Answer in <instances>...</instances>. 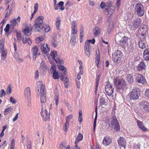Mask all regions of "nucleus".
Masks as SVG:
<instances>
[{
  "label": "nucleus",
  "mask_w": 149,
  "mask_h": 149,
  "mask_svg": "<svg viewBox=\"0 0 149 149\" xmlns=\"http://www.w3.org/2000/svg\"><path fill=\"white\" fill-rule=\"evenodd\" d=\"M105 122L109 124V126L111 125L116 131H120V127L116 116H113L110 119L107 116L105 117Z\"/></svg>",
  "instance_id": "nucleus-1"
},
{
  "label": "nucleus",
  "mask_w": 149,
  "mask_h": 149,
  "mask_svg": "<svg viewBox=\"0 0 149 149\" xmlns=\"http://www.w3.org/2000/svg\"><path fill=\"white\" fill-rule=\"evenodd\" d=\"M113 82L118 89L125 90L126 89V83L122 79L119 78H115Z\"/></svg>",
  "instance_id": "nucleus-2"
},
{
  "label": "nucleus",
  "mask_w": 149,
  "mask_h": 149,
  "mask_svg": "<svg viewBox=\"0 0 149 149\" xmlns=\"http://www.w3.org/2000/svg\"><path fill=\"white\" fill-rule=\"evenodd\" d=\"M146 31L145 30V32L144 31L143 27L142 29H141L139 31L140 34L141 35L140 37V40L138 42V45L139 47L142 49H143L146 47V44L145 40L146 32Z\"/></svg>",
  "instance_id": "nucleus-3"
},
{
  "label": "nucleus",
  "mask_w": 149,
  "mask_h": 149,
  "mask_svg": "<svg viewBox=\"0 0 149 149\" xmlns=\"http://www.w3.org/2000/svg\"><path fill=\"white\" fill-rule=\"evenodd\" d=\"M44 19L43 16H39L36 19L34 26L38 31H40L42 29Z\"/></svg>",
  "instance_id": "nucleus-4"
},
{
  "label": "nucleus",
  "mask_w": 149,
  "mask_h": 149,
  "mask_svg": "<svg viewBox=\"0 0 149 149\" xmlns=\"http://www.w3.org/2000/svg\"><path fill=\"white\" fill-rule=\"evenodd\" d=\"M112 58L114 62L117 63L120 62L122 56V53L120 51H115L112 53Z\"/></svg>",
  "instance_id": "nucleus-5"
},
{
  "label": "nucleus",
  "mask_w": 149,
  "mask_h": 149,
  "mask_svg": "<svg viewBox=\"0 0 149 149\" xmlns=\"http://www.w3.org/2000/svg\"><path fill=\"white\" fill-rule=\"evenodd\" d=\"M128 38L125 36L122 38L120 36L117 35L116 36L115 40L117 42H118L119 44L123 47L127 46L128 44Z\"/></svg>",
  "instance_id": "nucleus-6"
},
{
  "label": "nucleus",
  "mask_w": 149,
  "mask_h": 149,
  "mask_svg": "<svg viewBox=\"0 0 149 149\" xmlns=\"http://www.w3.org/2000/svg\"><path fill=\"white\" fill-rule=\"evenodd\" d=\"M140 95L139 89L135 88L133 89L130 93V98L131 100H136L138 99Z\"/></svg>",
  "instance_id": "nucleus-7"
},
{
  "label": "nucleus",
  "mask_w": 149,
  "mask_h": 149,
  "mask_svg": "<svg viewBox=\"0 0 149 149\" xmlns=\"http://www.w3.org/2000/svg\"><path fill=\"white\" fill-rule=\"evenodd\" d=\"M135 9L137 14L140 16H142L144 15V7L143 6L141 3H136L135 5Z\"/></svg>",
  "instance_id": "nucleus-8"
},
{
  "label": "nucleus",
  "mask_w": 149,
  "mask_h": 149,
  "mask_svg": "<svg viewBox=\"0 0 149 149\" xmlns=\"http://www.w3.org/2000/svg\"><path fill=\"white\" fill-rule=\"evenodd\" d=\"M114 88L111 84L109 83H107L105 87V91L107 94L109 96H111L113 97V95L112 94L113 92Z\"/></svg>",
  "instance_id": "nucleus-9"
},
{
  "label": "nucleus",
  "mask_w": 149,
  "mask_h": 149,
  "mask_svg": "<svg viewBox=\"0 0 149 149\" xmlns=\"http://www.w3.org/2000/svg\"><path fill=\"white\" fill-rule=\"evenodd\" d=\"M40 114L43 119L44 120L47 121L49 120V113L47 111L46 109H44L42 107V108Z\"/></svg>",
  "instance_id": "nucleus-10"
},
{
  "label": "nucleus",
  "mask_w": 149,
  "mask_h": 149,
  "mask_svg": "<svg viewBox=\"0 0 149 149\" xmlns=\"http://www.w3.org/2000/svg\"><path fill=\"white\" fill-rule=\"evenodd\" d=\"M115 9L114 6L109 5L105 8L104 12L108 16L111 15L114 12Z\"/></svg>",
  "instance_id": "nucleus-11"
},
{
  "label": "nucleus",
  "mask_w": 149,
  "mask_h": 149,
  "mask_svg": "<svg viewBox=\"0 0 149 149\" xmlns=\"http://www.w3.org/2000/svg\"><path fill=\"white\" fill-rule=\"evenodd\" d=\"M139 105L141 109L144 111H149V104L146 101H142L139 103Z\"/></svg>",
  "instance_id": "nucleus-12"
},
{
  "label": "nucleus",
  "mask_w": 149,
  "mask_h": 149,
  "mask_svg": "<svg viewBox=\"0 0 149 149\" xmlns=\"http://www.w3.org/2000/svg\"><path fill=\"white\" fill-rule=\"evenodd\" d=\"M135 81L138 83L143 84L145 83L146 80L141 74L138 73L136 76Z\"/></svg>",
  "instance_id": "nucleus-13"
},
{
  "label": "nucleus",
  "mask_w": 149,
  "mask_h": 149,
  "mask_svg": "<svg viewBox=\"0 0 149 149\" xmlns=\"http://www.w3.org/2000/svg\"><path fill=\"white\" fill-rule=\"evenodd\" d=\"M42 82L41 81H39L36 83V90L40 92H42L45 93V89L44 86L42 85Z\"/></svg>",
  "instance_id": "nucleus-14"
},
{
  "label": "nucleus",
  "mask_w": 149,
  "mask_h": 149,
  "mask_svg": "<svg viewBox=\"0 0 149 149\" xmlns=\"http://www.w3.org/2000/svg\"><path fill=\"white\" fill-rule=\"evenodd\" d=\"M32 27L31 25H29L26 27L23 31L24 35L29 36L31 35L32 32Z\"/></svg>",
  "instance_id": "nucleus-15"
},
{
  "label": "nucleus",
  "mask_w": 149,
  "mask_h": 149,
  "mask_svg": "<svg viewBox=\"0 0 149 149\" xmlns=\"http://www.w3.org/2000/svg\"><path fill=\"white\" fill-rule=\"evenodd\" d=\"M33 53V58L34 60L36 59L37 56L40 55V53L38 52V48L37 46H35L32 49Z\"/></svg>",
  "instance_id": "nucleus-16"
},
{
  "label": "nucleus",
  "mask_w": 149,
  "mask_h": 149,
  "mask_svg": "<svg viewBox=\"0 0 149 149\" xmlns=\"http://www.w3.org/2000/svg\"><path fill=\"white\" fill-rule=\"evenodd\" d=\"M24 94L25 98L29 100L31 97L30 89L29 87L26 88L24 91Z\"/></svg>",
  "instance_id": "nucleus-17"
},
{
  "label": "nucleus",
  "mask_w": 149,
  "mask_h": 149,
  "mask_svg": "<svg viewBox=\"0 0 149 149\" xmlns=\"http://www.w3.org/2000/svg\"><path fill=\"white\" fill-rule=\"evenodd\" d=\"M41 49L42 52L45 54H46L50 51V49L48 47L47 44L41 45Z\"/></svg>",
  "instance_id": "nucleus-18"
},
{
  "label": "nucleus",
  "mask_w": 149,
  "mask_h": 149,
  "mask_svg": "<svg viewBox=\"0 0 149 149\" xmlns=\"http://www.w3.org/2000/svg\"><path fill=\"white\" fill-rule=\"evenodd\" d=\"M141 22V19L140 18H137L133 21L132 25L135 28H137L140 26Z\"/></svg>",
  "instance_id": "nucleus-19"
},
{
  "label": "nucleus",
  "mask_w": 149,
  "mask_h": 149,
  "mask_svg": "<svg viewBox=\"0 0 149 149\" xmlns=\"http://www.w3.org/2000/svg\"><path fill=\"white\" fill-rule=\"evenodd\" d=\"M118 143L119 146L123 147L124 149H125L126 145V141L124 138L122 137H120L118 141Z\"/></svg>",
  "instance_id": "nucleus-20"
},
{
  "label": "nucleus",
  "mask_w": 149,
  "mask_h": 149,
  "mask_svg": "<svg viewBox=\"0 0 149 149\" xmlns=\"http://www.w3.org/2000/svg\"><path fill=\"white\" fill-rule=\"evenodd\" d=\"M146 65L143 61L140 62L137 65V70L139 71H143L146 69Z\"/></svg>",
  "instance_id": "nucleus-21"
},
{
  "label": "nucleus",
  "mask_w": 149,
  "mask_h": 149,
  "mask_svg": "<svg viewBox=\"0 0 149 149\" xmlns=\"http://www.w3.org/2000/svg\"><path fill=\"white\" fill-rule=\"evenodd\" d=\"M22 42L24 44L27 43L29 45H31V43L30 39L25 35L23 36L22 37Z\"/></svg>",
  "instance_id": "nucleus-22"
},
{
  "label": "nucleus",
  "mask_w": 149,
  "mask_h": 149,
  "mask_svg": "<svg viewBox=\"0 0 149 149\" xmlns=\"http://www.w3.org/2000/svg\"><path fill=\"white\" fill-rule=\"evenodd\" d=\"M111 139L109 136H105L104 139L102 143L105 146L108 145L111 142Z\"/></svg>",
  "instance_id": "nucleus-23"
},
{
  "label": "nucleus",
  "mask_w": 149,
  "mask_h": 149,
  "mask_svg": "<svg viewBox=\"0 0 149 149\" xmlns=\"http://www.w3.org/2000/svg\"><path fill=\"white\" fill-rule=\"evenodd\" d=\"M0 52L1 53V58L4 60L6 58L7 55V51L6 49H0Z\"/></svg>",
  "instance_id": "nucleus-24"
},
{
  "label": "nucleus",
  "mask_w": 149,
  "mask_h": 149,
  "mask_svg": "<svg viewBox=\"0 0 149 149\" xmlns=\"http://www.w3.org/2000/svg\"><path fill=\"white\" fill-rule=\"evenodd\" d=\"M143 57L145 60L149 61V49H146L144 50Z\"/></svg>",
  "instance_id": "nucleus-25"
},
{
  "label": "nucleus",
  "mask_w": 149,
  "mask_h": 149,
  "mask_svg": "<svg viewBox=\"0 0 149 149\" xmlns=\"http://www.w3.org/2000/svg\"><path fill=\"white\" fill-rule=\"evenodd\" d=\"M20 17L19 16H18L17 19H15L13 20H11L10 22L11 26V27L12 26H13V27H14L16 26L18 22H20Z\"/></svg>",
  "instance_id": "nucleus-26"
},
{
  "label": "nucleus",
  "mask_w": 149,
  "mask_h": 149,
  "mask_svg": "<svg viewBox=\"0 0 149 149\" xmlns=\"http://www.w3.org/2000/svg\"><path fill=\"white\" fill-rule=\"evenodd\" d=\"M137 123L139 128L142 131H145L147 130V129L143 125V123L142 122L137 120Z\"/></svg>",
  "instance_id": "nucleus-27"
},
{
  "label": "nucleus",
  "mask_w": 149,
  "mask_h": 149,
  "mask_svg": "<svg viewBox=\"0 0 149 149\" xmlns=\"http://www.w3.org/2000/svg\"><path fill=\"white\" fill-rule=\"evenodd\" d=\"M90 46H88L87 45H85L84 49L85 54L86 56L89 57L90 55L91 50L90 49Z\"/></svg>",
  "instance_id": "nucleus-28"
},
{
  "label": "nucleus",
  "mask_w": 149,
  "mask_h": 149,
  "mask_svg": "<svg viewBox=\"0 0 149 149\" xmlns=\"http://www.w3.org/2000/svg\"><path fill=\"white\" fill-rule=\"evenodd\" d=\"M83 138V134L81 133H79L77 136L75 141V144H78L79 141L82 140Z\"/></svg>",
  "instance_id": "nucleus-29"
},
{
  "label": "nucleus",
  "mask_w": 149,
  "mask_h": 149,
  "mask_svg": "<svg viewBox=\"0 0 149 149\" xmlns=\"http://www.w3.org/2000/svg\"><path fill=\"white\" fill-rule=\"evenodd\" d=\"M59 70L62 71L63 73L65 75L67 74L66 69L65 67L62 65H57Z\"/></svg>",
  "instance_id": "nucleus-30"
},
{
  "label": "nucleus",
  "mask_w": 149,
  "mask_h": 149,
  "mask_svg": "<svg viewBox=\"0 0 149 149\" xmlns=\"http://www.w3.org/2000/svg\"><path fill=\"white\" fill-rule=\"evenodd\" d=\"M40 69L41 71L44 72L47 70L46 65L43 62H42L41 63Z\"/></svg>",
  "instance_id": "nucleus-31"
},
{
  "label": "nucleus",
  "mask_w": 149,
  "mask_h": 149,
  "mask_svg": "<svg viewBox=\"0 0 149 149\" xmlns=\"http://www.w3.org/2000/svg\"><path fill=\"white\" fill-rule=\"evenodd\" d=\"M41 95H40V101L42 103H44L46 101V95L45 93L42 92H40Z\"/></svg>",
  "instance_id": "nucleus-32"
},
{
  "label": "nucleus",
  "mask_w": 149,
  "mask_h": 149,
  "mask_svg": "<svg viewBox=\"0 0 149 149\" xmlns=\"http://www.w3.org/2000/svg\"><path fill=\"white\" fill-rule=\"evenodd\" d=\"M54 60L56 62L58 65L63 64L64 63L63 61L61 59V58L59 57L58 56L56 57Z\"/></svg>",
  "instance_id": "nucleus-33"
},
{
  "label": "nucleus",
  "mask_w": 149,
  "mask_h": 149,
  "mask_svg": "<svg viewBox=\"0 0 149 149\" xmlns=\"http://www.w3.org/2000/svg\"><path fill=\"white\" fill-rule=\"evenodd\" d=\"M127 80L128 82L130 84L133 83L134 81L133 77L131 74H129L128 75Z\"/></svg>",
  "instance_id": "nucleus-34"
},
{
  "label": "nucleus",
  "mask_w": 149,
  "mask_h": 149,
  "mask_svg": "<svg viewBox=\"0 0 149 149\" xmlns=\"http://www.w3.org/2000/svg\"><path fill=\"white\" fill-rule=\"evenodd\" d=\"M93 32L95 35H99L100 33V29L97 27H95L93 29Z\"/></svg>",
  "instance_id": "nucleus-35"
},
{
  "label": "nucleus",
  "mask_w": 149,
  "mask_h": 149,
  "mask_svg": "<svg viewBox=\"0 0 149 149\" xmlns=\"http://www.w3.org/2000/svg\"><path fill=\"white\" fill-rule=\"evenodd\" d=\"M64 2L63 1H61L58 3V8L61 10H63L64 9V7L63 6Z\"/></svg>",
  "instance_id": "nucleus-36"
},
{
  "label": "nucleus",
  "mask_w": 149,
  "mask_h": 149,
  "mask_svg": "<svg viewBox=\"0 0 149 149\" xmlns=\"http://www.w3.org/2000/svg\"><path fill=\"white\" fill-rule=\"evenodd\" d=\"M95 40L94 38H93L92 40H86L85 43V45H87V44L88 46H90V43H91L92 44H93L95 43Z\"/></svg>",
  "instance_id": "nucleus-37"
},
{
  "label": "nucleus",
  "mask_w": 149,
  "mask_h": 149,
  "mask_svg": "<svg viewBox=\"0 0 149 149\" xmlns=\"http://www.w3.org/2000/svg\"><path fill=\"white\" fill-rule=\"evenodd\" d=\"M61 24V20L59 18H57L56 22V26L57 30H59Z\"/></svg>",
  "instance_id": "nucleus-38"
},
{
  "label": "nucleus",
  "mask_w": 149,
  "mask_h": 149,
  "mask_svg": "<svg viewBox=\"0 0 149 149\" xmlns=\"http://www.w3.org/2000/svg\"><path fill=\"white\" fill-rule=\"evenodd\" d=\"M5 38H2L0 40V49L4 48Z\"/></svg>",
  "instance_id": "nucleus-39"
},
{
  "label": "nucleus",
  "mask_w": 149,
  "mask_h": 149,
  "mask_svg": "<svg viewBox=\"0 0 149 149\" xmlns=\"http://www.w3.org/2000/svg\"><path fill=\"white\" fill-rule=\"evenodd\" d=\"M77 32V29H71V37L76 36V35Z\"/></svg>",
  "instance_id": "nucleus-40"
},
{
  "label": "nucleus",
  "mask_w": 149,
  "mask_h": 149,
  "mask_svg": "<svg viewBox=\"0 0 149 149\" xmlns=\"http://www.w3.org/2000/svg\"><path fill=\"white\" fill-rule=\"evenodd\" d=\"M43 31H45L46 32H48L50 30V28L48 25H43L42 29Z\"/></svg>",
  "instance_id": "nucleus-41"
},
{
  "label": "nucleus",
  "mask_w": 149,
  "mask_h": 149,
  "mask_svg": "<svg viewBox=\"0 0 149 149\" xmlns=\"http://www.w3.org/2000/svg\"><path fill=\"white\" fill-rule=\"evenodd\" d=\"M13 109V108L11 107H8L4 111V114L5 115H7Z\"/></svg>",
  "instance_id": "nucleus-42"
},
{
  "label": "nucleus",
  "mask_w": 149,
  "mask_h": 149,
  "mask_svg": "<svg viewBox=\"0 0 149 149\" xmlns=\"http://www.w3.org/2000/svg\"><path fill=\"white\" fill-rule=\"evenodd\" d=\"M59 74L58 72L56 71L54 72H53V77L54 79H58L59 77Z\"/></svg>",
  "instance_id": "nucleus-43"
},
{
  "label": "nucleus",
  "mask_w": 149,
  "mask_h": 149,
  "mask_svg": "<svg viewBox=\"0 0 149 149\" xmlns=\"http://www.w3.org/2000/svg\"><path fill=\"white\" fill-rule=\"evenodd\" d=\"M15 142L14 139H13L11 140L10 143V149H15Z\"/></svg>",
  "instance_id": "nucleus-44"
},
{
  "label": "nucleus",
  "mask_w": 149,
  "mask_h": 149,
  "mask_svg": "<svg viewBox=\"0 0 149 149\" xmlns=\"http://www.w3.org/2000/svg\"><path fill=\"white\" fill-rule=\"evenodd\" d=\"M113 24H111L109 25L108 26L107 29V32L109 34L110 33L112 30L113 29Z\"/></svg>",
  "instance_id": "nucleus-45"
},
{
  "label": "nucleus",
  "mask_w": 149,
  "mask_h": 149,
  "mask_svg": "<svg viewBox=\"0 0 149 149\" xmlns=\"http://www.w3.org/2000/svg\"><path fill=\"white\" fill-rule=\"evenodd\" d=\"M50 56L52 59H54L56 57H57L58 56L56 55V51L51 52L50 53Z\"/></svg>",
  "instance_id": "nucleus-46"
},
{
  "label": "nucleus",
  "mask_w": 149,
  "mask_h": 149,
  "mask_svg": "<svg viewBox=\"0 0 149 149\" xmlns=\"http://www.w3.org/2000/svg\"><path fill=\"white\" fill-rule=\"evenodd\" d=\"M128 50L129 52L131 53L134 50V47L133 44H131L128 46Z\"/></svg>",
  "instance_id": "nucleus-47"
},
{
  "label": "nucleus",
  "mask_w": 149,
  "mask_h": 149,
  "mask_svg": "<svg viewBox=\"0 0 149 149\" xmlns=\"http://www.w3.org/2000/svg\"><path fill=\"white\" fill-rule=\"evenodd\" d=\"M73 116L72 114H70L65 117V121L69 123L70 120L73 118Z\"/></svg>",
  "instance_id": "nucleus-48"
},
{
  "label": "nucleus",
  "mask_w": 149,
  "mask_h": 149,
  "mask_svg": "<svg viewBox=\"0 0 149 149\" xmlns=\"http://www.w3.org/2000/svg\"><path fill=\"white\" fill-rule=\"evenodd\" d=\"M69 126V123L68 122H66L65 125L63 126V130L65 131L66 132L68 129Z\"/></svg>",
  "instance_id": "nucleus-49"
},
{
  "label": "nucleus",
  "mask_w": 149,
  "mask_h": 149,
  "mask_svg": "<svg viewBox=\"0 0 149 149\" xmlns=\"http://www.w3.org/2000/svg\"><path fill=\"white\" fill-rule=\"evenodd\" d=\"M54 100L56 105H57L58 102V95L57 93L55 94Z\"/></svg>",
  "instance_id": "nucleus-50"
},
{
  "label": "nucleus",
  "mask_w": 149,
  "mask_h": 149,
  "mask_svg": "<svg viewBox=\"0 0 149 149\" xmlns=\"http://www.w3.org/2000/svg\"><path fill=\"white\" fill-rule=\"evenodd\" d=\"M70 42L72 45H74L76 43V36L71 37Z\"/></svg>",
  "instance_id": "nucleus-51"
},
{
  "label": "nucleus",
  "mask_w": 149,
  "mask_h": 149,
  "mask_svg": "<svg viewBox=\"0 0 149 149\" xmlns=\"http://www.w3.org/2000/svg\"><path fill=\"white\" fill-rule=\"evenodd\" d=\"M71 29H77V24L75 21H73L71 23Z\"/></svg>",
  "instance_id": "nucleus-52"
},
{
  "label": "nucleus",
  "mask_w": 149,
  "mask_h": 149,
  "mask_svg": "<svg viewBox=\"0 0 149 149\" xmlns=\"http://www.w3.org/2000/svg\"><path fill=\"white\" fill-rule=\"evenodd\" d=\"M6 14L5 17L6 18L8 17L10 14V10H9V5H8L7 9L6 10Z\"/></svg>",
  "instance_id": "nucleus-53"
},
{
  "label": "nucleus",
  "mask_w": 149,
  "mask_h": 149,
  "mask_svg": "<svg viewBox=\"0 0 149 149\" xmlns=\"http://www.w3.org/2000/svg\"><path fill=\"white\" fill-rule=\"evenodd\" d=\"M6 95V93L5 92L4 90L1 89L0 91V97H2L5 96Z\"/></svg>",
  "instance_id": "nucleus-54"
},
{
  "label": "nucleus",
  "mask_w": 149,
  "mask_h": 149,
  "mask_svg": "<svg viewBox=\"0 0 149 149\" xmlns=\"http://www.w3.org/2000/svg\"><path fill=\"white\" fill-rule=\"evenodd\" d=\"M17 38L18 41L20 42L21 40L22 37L20 33L17 32Z\"/></svg>",
  "instance_id": "nucleus-55"
},
{
  "label": "nucleus",
  "mask_w": 149,
  "mask_h": 149,
  "mask_svg": "<svg viewBox=\"0 0 149 149\" xmlns=\"http://www.w3.org/2000/svg\"><path fill=\"white\" fill-rule=\"evenodd\" d=\"M66 146V143L65 142H62L59 145L60 149H65Z\"/></svg>",
  "instance_id": "nucleus-56"
},
{
  "label": "nucleus",
  "mask_w": 149,
  "mask_h": 149,
  "mask_svg": "<svg viewBox=\"0 0 149 149\" xmlns=\"http://www.w3.org/2000/svg\"><path fill=\"white\" fill-rule=\"evenodd\" d=\"M44 39V37L43 36H41L40 37L37 38L36 39V42H39L40 41H42Z\"/></svg>",
  "instance_id": "nucleus-57"
},
{
  "label": "nucleus",
  "mask_w": 149,
  "mask_h": 149,
  "mask_svg": "<svg viewBox=\"0 0 149 149\" xmlns=\"http://www.w3.org/2000/svg\"><path fill=\"white\" fill-rule=\"evenodd\" d=\"M27 149H31V142L29 140L27 141L26 143Z\"/></svg>",
  "instance_id": "nucleus-58"
},
{
  "label": "nucleus",
  "mask_w": 149,
  "mask_h": 149,
  "mask_svg": "<svg viewBox=\"0 0 149 149\" xmlns=\"http://www.w3.org/2000/svg\"><path fill=\"white\" fill-rule=\"evenodd\" d=\"M108 6L106 5V3L104 2H102L100 4V6L101 8H103L105 7L106 8V6Z\"/></svg>",
  "instance_id": "nucleus-59"
},
{
  "label": "nucleus",
  "mask_w": 149,
  "mask_h": 149,
  "mask_svg": "<svg viewBox=\"0 0 149 149\" xmlns=\"http://www.w3.org/2000/svg\"><path fill=\"white\" fill-rule=\"evenodd\" d=\"M69 84V79L67 78H66L65 79V81L64 85L65 86V87L67 88L68 87Z\"/></svg>",
  "instance_id": "nucleus-60"
},
{
  "label": "nucleus",
  "mask_w": 149,
  "mask_h": 149,
  "mask_svg": "<svg viewBox=\"0 0 149 149\" xmlns=\"http://www.w3.org/2000/svg\"><path fill=\"white\" fill-rule=\"evenodd\" d=\"M11 92V86H8L6 89V92L8 94L10 93Z\"/></svg>",
  "instance_id": "nucleus-61"
},
{
  "label": "nucleus",
  "mask_w": 149,
  "mask_h": 149,
  "mask_svg": "<svg viewBox=\"0 0 149 149\" xmlns=\"http://www.w3.org/2000/svg\"><path fill=\"white\" fill-rule=\"evenodd\" d=\"M10 25L9 24H7L6 28L4 29V31L5 32H8L9 29Z\"/></svg>",
  "instance_id": "nucleus-62"
},
{
  "label": "nucleus",
  "mask_w": 149,
  "mask_h": 149,
  "mask_svg": "<svg viewBox=\"0 0 149 149\" xmlns=\"http://www.w3.org/2000/svg\"><path fill=\"white\" fill-rule=\"evenodd\" d=\"M10 102L13 104H15L16 103V101L15 100L14 98L12 97H10Z\"/></svg>",
  "instance_id": "nucleus-63"
},
{
  "label": "nucleus",
  "mask_w": 149,
  "mask_h": 149,
  "mask_svg": "<svg viewBox=\"0 0 149 149\" xmlns=\"http://www.w3.org/2000/svg\"><path fill=\"white\" fill-rule=\"evenodd\" d=\"M145 94L146 96L149 98V89H147L145 91Z\"/></svg>",
  "instance_id": "nucleus-64"
}]
</instances>
